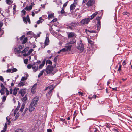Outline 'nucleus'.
<instances>
[{"label":"nucleus","instance_id":"f257e3e1","mask_svg":"<svg viewBox=\"0 0 132 132\" xmlns=\"http://www.w3.org/2000/svg\"><path fill=\"white\" fill-rule=\"evenodd\" d=\"M38 100V97L37 96L35 97L33 99L29 108V111H32L35 108L37 104Z\"/></svg>","mask_w":132,"mask_h":132},{"label":"nucleus","instance_id":"f03ea898","mask_svg":"<svg viewBox=\"0 0 132 132\" xmlns=\"http://www.w3.org/2000/svg\"><path fill=\"white\" fill-rule=\"evenodd\" d=\"M77 48L81 52H82L84 49V46L81 41H80L77 43Z\"/></svg>","mask_w":132,"mask_h":132},{"label":"nucleus","instance_id":"7ed1b4c3","mask_svg":"<svg viewBox=\"0 0 132 132\" xmlns=\"http://www.w3.org/2000/svg\"><path fill=\"white\" fill-rule=\"evenodd\" d=\"M53 70V68L52 66L48 65L46 68L45 71L47 74L50 73L52 72Z\"/></svg>","mask_w":132,"mask_h":132},{"label":"nucleus","instance_id":"20e7f679","mask_svg":"<svg viewBox=\"0 0 132 132\" xmlns=\"http://www.w3.org/2000/svg\"><path fill=\"white\" fill-rule=\"evenodd\" d=\"M100 19L101 18L100 17V16H98L96 18V19L97 21V22L96 25V26L97 27V28L96 30H97V31H99L101 28Z\"/></svg>","mask_w":132,"mask_h":132},{"label":"nucleus","instance_id":"39448f33","mask_svg":"<svg viewBox=\"0 0 132 132\" xmlns=\"http://www.w3.org/2000/svg\"><path fill=\"white\" fill-rule=\"evenodd\" d=\"M90 19L89 18H87L83 19L81 22V23L83 24H87L89 22Z\"/></svg>","mask_w":132,"mask_h":132},{"label":"nucleus","instance_id":"423d86ee","mask_svg":"<svg viewBox=\"0 0 132 132\" xmlns=\"http://www.w3.org/2000/svg\"><path fill=\"white\" fill-rule=\"evenodd\" d=\"M26 89L25 88L21 89L18 92V94H20L21 95L22 97H23L26 93Z\"/></svg>","mask_w":132,"mask_h":132},{"label":"nucleus","instance_id":"0eeeda50","mask_svg":"<svg viewBox=\"0 0 132 132\" xmlns=\"http://www.w3.org/2000/svg\"><path fill=\"white\" fill-rule=\"evenodd\" d=\"M32 68L33 70V71L34 72H36L38 69V64L36 63H34L32 65Z\"/></svg>","mask_w":132,"mask_h":132},{"label":"nucleus","instance_id":"6e6552de","mask_svg":"<svg viewBox=\"0 0 132 132\" xmlns=\"http://www.w3.org/2000/svg\"><path fill=\"white\" fill-rule=\"evenodd\" d=\"M68 34V38L76 37V35L74 32H69Z\"/></svg>","mask_w":132,"mask_h":132},{"label":"nucleus","instance_id":"1a4fd4ad","mask_svg":"<svg viewBox=\"0 0 132 132\" xmlns=\"http://www.w3.org/2000/svg\"><path fill=\"white\" fill-rule=\"evenodd\" d=\"M54 88L51 89L50 91L48 92V94H47L46 96L48 98H49L52 94L53 90V89Z\"/></svg>","mask_w":132,"mask_h":132},{"label":"nucleus","instance_id":"9d476101","mask_svg":"<svg viewBox=\"0 0 132 132\" xmlns=\"http://www.w3.org/2000/svg\"><path fill=\"white\" fill-rule=\"evenodd\" d=\"M94 1H90L87 2L86 5L88 7L91 6L94 4Z\"/></svg>","mask_w":132,"mask_h":132},{"label":"nucleus","instance_id":"9b49d317","mask_svg":"<svg viewBox=\"0 0 132 132\" xmlns=\"http://www.w3.org/2000/svg\"><path fill=\"white\" fill-rule=\"evenodd\" d=\"M37 84H35L32 86L31 88V92L33 93H34L36 92V87Z\"/></svg>","mask_w":132,"mask_h":132},{"label":"nucleus","instance_id":"f8f14e48","mask_svg":"<svg viewBox=\"0 0 132 132\" xmlns=\"http://www.w3.org/2000/svg\"><path fill=\"white\" fill-rule=\"evenodd\" d=\"M50 42V40L48 37H46V39L44 42V44L45 46H46L48 45Z\"/></svg>","mask_w":132,"mask_h":132},{"label":"nucleus","instance_id":"ddd939ff","mask_svg":"<svg viewBox=\"0 0 132 132\" xmlns=\"http://www.w3.org/2000/svg\"><path fill=\"white\" fill-rule=\"evenodd\" d=\"M46 61V59H44L43 62H42V64H41L38 67V69H41L43 67L44 65L45 62Z\"/></svg>","mask_w":132,"mask_h":132},{"label":"nucleus","instance_id":"4468645a","mask_svg":"<svg viewBox=\"0 0 132 132\" xmlns=\"http://www.w3.org/2000/svg\"><path fill=\"white\" fill-rule=\"evenodd\" d=\"M76 5L74 3L71 4L70 7V9L71 10H73L76 7Z\"/></svg>","mask_w":132,"mask_h":132},{"label":"nucleus","instance_id":"2eb2a0df","mask_svg":"<svg viewBox=\"0 0 132 132\" xmlns=\"http://www.w3.org/2000/svg\"><path fill=\"white\" fill-rule=\"evenodd\" d=\"M88 43L90 44L91 46L92 47H93L94 46V43L93 42L91 41L89 39H88Z\"/></svg>","mask_w":132,"mask_h":132},{"label":"nucleus","instance_id":"dca6fc26","mask_svg":"<svg viewBox=\"0 0 132 132\" xmlns=\"http://www.w3.org/2000/svg\"><path fill=\"white\" fill-rule=\"evenodd\" d=\"M32 6L31 5H30L29 6H27L25 8H24V9L26 10V11L30 10L32 9Z\"/></svg>","mask_w":132,"mask_h":132},{"label":"nucleus","instance_id":"f3484780","mask_svg":"<svg viewBox=\"0 0 132 132\" xmlns=\"http://www.w3.org/2000/svg\"><path fill=\"white\" fill-rule=\"evenodd\" d=\"M85 31L86 33H87V32H89L90 33H96L97 31H95L94 30H89L87 29H85Z\"/></svg>","mask_w":132,"mask_h":132},{"label":"nucleus","instance_id":"a211bd4d","mask_svg":"<svg viewBox=\"0 0 132 132\" xmlns=\"http://www.w3.org/2000/svg\"><path fill=\"white\" fill-rule=\"evenodd\" d=\"M25 85L24 82H20L18 84V87H21Z\"/></svg>","mask_w":132,"mask_h":132},{"label":"nucleus","instance_id":"6ab92c4d","mask_svg":"<svg viewBox=\"0 0 132 132\" xmlns=\"http://www.w3.org/2000/svg\"><path fill=\"white\" fill-rule=\"evenodd\" d=\"M57 58H58V56H55V57L54 58L53 60V61L55 63V64H54V67H55L56 66V65L57 63Z\"/></svg>","mask_w":132,"mask_h":132},{"label":"nucleus","instance_id":"aec40b11","mask_svg":"<svg viewBox=\"0 0 132 132\" xmlns=\"http://www.w3.org/2000/svg\"><path fill=\"white\" fill-rule=\"evenodd\" d=\"M26 77H22L21 81H23L27 80V77L28 76V74L26 75Z\"/></svg>","mask_w":132,"mask_h":132},{"label":"nucleus","instance_id":"412c9836","mask_svg":"<svg viewBox=\"0 0 132 132\" xmlns=\"http://www.w3.org/2000/svg\"><path fill=\"white\" fill-rule=\"evenodd\" d=\"M98 12H95L91 16V18H90V20L92 19L93 18H94L95 16H96Z\"/></svg>","mask_w":132,"mask_h":132},{"label":"nucleus","instance_id":"4be33fe9","mask_svg":"<svg viewBox=\"0 0 132 132\" xmlns=\"http://www.w3.org/2000/svg\"><path fill=\"white\" fill-rule=\"evenodd\" d=\"M72 45H69L66 46V49L67 51L69 50H70L71 49V47H72Z\"/></svg>","mask_w":132,"mask_h":132},{"label":"nucleus","instance_id":"5701e85b","mask_svg":"<svg viewBox=\"0 0 132 132\" xmlns=\"http://www.w3.org/2000/svg\"><path fill=\"white\" fill-rule=\"evenodd\" d=\"M45 71V70L43 69L42 70V71H41L40 73L38 75V77L39 78L40 77V76H41L43 74V73Z\"/></svg>","mask_w":132,"mask_h":132},{"label":"nucleus","instance_id":"b1692460","mask_svg":"<svg viewBox=\"0 0 132 132\" xmlns=\"http://www.w3.org/2000/svg\"><path fill=\"white\" fill-rule=\"evenodd\" d=\"M29 49V47L26 48L24 49V50H23L22 51H21V53H23L26 52L28 51Z\"/></svg>","mask_w":132,"mask_h":132},{"label":"nucleus","instance_id":"393cba45","mask_svg":"<svg viewBox=\"0 0 132 132\" xmlns=\"http://www.w3.org/2000/svg\"><path fill=\"white\" fill-rule=\"evenodd\" d=\"M17 93V90H16V88H14V89L13 94L14 95L16 96V95Z\"/></svg>","mask_w":132,"mask_h":132},{"label":"nucleus","instance_id":"a878e982","mask_svg":"<svg viewBox=\"0 0 132 132\" xmlns=\"http://www.w3.org/2000/svg\"><path fill=\"white\" fill-rule=\"evenodd\" d=\"M71 24L72 26L74 27H76L77 26V23L74 22H72L71 23Z\"/></svg>","mask_w":132,"mask_h":132},{"label":"nucleus","instance_id":"bb28decb","mask_svg":"<svg viewBox=\"0 0 132 132\" xmlns=\"http://www.w3.org/2000/svg\"><path fill=\"white\" fill-rule=\"evenodd\" d=\"M53 86L52 85H50L47 87L45 89V90L46 91L48 89H50L51 88H52Z\"/></svg>","mask_w":132,"mask_h":132},{"label":"nucleus","instance_id":"cd10ccee","mask_svg":"<svg viewBox=\"0 0 132 132\" xmlns=\"http://www.w3.org/2000/svg\"><path fill=\"white\" fill-rule=\"evenodd\" d=\"M27 37L25 38L22 42V44H25L27 42Z\"/></svg>","mask_w":132,"mask_h":132},{"label":"nucleus","instance_id":"c85d7f7f","mask_svg":"<svg viewBox=\"0 0 132 132\" xmlns=\"http://www.w3.org/2000/svg\"><path fill=\"white\" fill-rule=\"evenodd\" d=\"M44 20H39L37 21L36 23L37 24H39L40 23H42Z\"/></svg>","mask_w":132,"mask_h":132},{"label":"nucleus","instance_id":"c756f323","mask_svg":"<svg viewBox=\"0 0 132 132\" xmlns=\"http://www.w3.org/2000/svg\"><path fill=\"white\" fill-rule=\"evenodd\" d=\"M28 22H29V24L30 23V21L28 15H27L26 16Z\"/></svg>","mask_w":132,"mask_h":132},{"label":"nucleus","instance_id":"7c9ffc66","mask_svg":"<svg viewBox=\"0 0 132 132\" xmlns=\"http://www.w3.org/2000/svg\"><path fill=\"white\" fill-rule=\"evenodd\" d=\"M46 63H48L50 65H52V62L50 60H47L46 61Z\"/></svg>","mask_w":132,"mask_h":132},{"label":"nucleus","instance_id":"2f4dec72","mask_svg":"<svg viewBox=\"0 0 132 132\" xmlns=\"http://www.w3.org/2000/svg\"><path fill=\"white\" fill-rule=\"evenodd\" d=\"M6 1L7 3L9 5H10L12 4V2H11V0H6Z\"/></svg>","mask_w":132,"mask_h":132},{"label":"nucleus","instance_id":"473e14b6","mask_svg":"<svg viewBox=\"0 0 132 132\" xmlns=\"http://www.w3.org/2000/svg\"><path fill=\"white\" fill-rule=\"evenodd\" d=\"M4 89H1L0 91V93L2 95L4 94L5 93L4 92Z\"/></svg>","mask_w":132,"mask_h":132},{"label":"nucleus","instance_id":"72a5a7b5","mask_svg":"<svg viewBox=\"0 0 132 132\" xmlns=\"http://www.w3.org/2000/svg\"><path fill=\"white\" fill-rule=\"evenodd\" d=\"M54 17V14H49L48 15V18L49 19L50 18H52Z\"/></svg>","mask_w":132,"mask_h":132},{"label":"nucleus","instance_id":"f704fd0d","mask_svg":"<svg viewBox=\"0 0 132 132\" xmlns=\"http://www.w3.org/2000/svg\"><path fill=\"white\" fill-rule=\"evenodd\" d=\"M33 51L34 50L33 49H30L29 50L28 53L30 55Z\"/></svg>","mask_w":132,"mask_h":132},{"label":"nucleus","instance_id":"c9c22d12","mask_svg":"<svg viewBox=\"0 0 132 132\" xmlns=\"http://www.w3.org/2000/svg\"><path fill=\"white\" fill-rule=\"evenodd\" d=\"M23 21L24 22V23H25L26 24H27V18H26L25 17H23Z\"/></svg>","mask_w":132,"mask_h":132},{"label":"nucleus","instance_id":"e433bc0d","mask_svg":"<svg viewBox=\"0 0 132 132\" xmlns=\"http://www.w3.org/2000/svg\"><path fill=\"white\" fill-rule=\"evenodd\" d=\"M65 13V12L64 11V7L62 8V9L61 10V14H63L64 13Z\"/></svg>","mask_w":132,"mask_h":132},{"label":"nucleus","instance_id":"4c0bfd02","mask_svg":"<svg viewBox=\"0 0 132 132\" xmlns=\"http://www.w3.org/2000/svg\"><path fill=\"white\" fill-rule=\"evenodd\" d=\"M12 72H11V73H12L13 72H16L17 71V69L16 68H13L12 69Z\"/></svg>","mask_w":132,"mask_h":132},{"label":"nucleus","instance_id":"58836bf2","mask_svg":"<svg viewBox=\"0 0 132 132\" xmlns=\"http://www.w3.org/2000/svg\"><path fill=\"white\" fill-rule=\"evenodd\" d=\"M32 67V65L29 64H28L27 66V68L28 69H30Z\"/></svg>","mask_w":132,"mask_h":132},{"label":"nucleus","instance_id":"ea45409f","mask_svg":"<svg viewBox=\"0 0 132 132\" xmlns=\"http://www.w3.org/2000/svg\"><path fill=\"white\" fill-rule=\"evenodd\" d=\"M20 103L18 102V106L17 108L15 109V110H16L18 111L19 109V108L20 107Z\"/></svg>","mask_w":132,"mask_h":132},{"label":"nucleus","instance_id":"a19ab883","mask_svg":"<svg viewBox=\"0 0 132 132\" xmlns=\"http://www.w3.org/2000/svg\"><path fill=\"white\" fill-rule=\"evenodd\" d=\"M0 86H1V88H2V89H5V88H5L3 83H1V84Z\"/></svg>","mask_w":132,"mask_h":132},{"label":"nucleus","instance_id":"79ce46f5","mask_svg":"<svg viewBox=\"0 0 132 132\" xmlns=\"http://www.w3.org/2000/svg\"><path fill=\"white\" fill-rule=\"evenodd\" d=\"M15 132H23V130L21 129H17L15 131Z\"/></svg>","mask_w":132,"mask_h":132},{"label":"nucleus","instance_id":"37998d69","mask_svg":"<svg viewBox=\"0 0 132 132\" xmlns=\"http://www.w3.org/2000/svg\"><path fill=\"white\" fill-rule=\"evenodd\" d=\"M4 89L6 90V96H7L9 94V90H8L7 88H5V89Z\"/></svg>","mask_w":132,"mask_h":132},{"label":"nucleus","instance_id":"c03bdc74","mask_svg":"<svg viewBox=\"0 0 132 132\" xmlns=\"http://www.w3.org/2000/svg\"><path fill=\"white\" fill-rule=\"evenodd\" d=\"M66 51H67L66 50V48H63L62 49H61V50H60V52H66Z\"/></svg>","mask_w":132,"mask_h":132},{"label":"nucleus","instance_id":"a18cd8bd","mask_svg":"<svg viewBox=\"0 0 132 132\" xmlns=\"http://www.w3.org/2000/svg\"><path fill=\"white\" fill-rule=\"evenodd\" d=\"M28 60V59H26L24 60V63L25 64H27Z\"/></svg>","mask_w":132,"mask_h":132},{"label":"nucleus","instance_id":"49530a36","mask_svg":"<svg viewBox=\"0 0 132 132\" xmlns=\"http://www.w3.org/2000/svg\"><path fill=\"white\" fill-rule=\"evenodd\" d=\"M57 19L56 18L54 19H53L51 22H54L57 21Z\"/></svg>","mask_w":132,"mask_h":132},{"label":"nucleus","instance_id":"de8ad7c7","mask_svg":"<svg viewBox=\"0 0 132 132\" xmlns=\"http://www.w3.org/2000/svg\"><path fill=\"white\" fill-rule=\"evenodd\" d=\"M25 35H23L21 37H20V40H22L25 37Z\"/></svg>","mask_w":132,"mask_h":132},{"label":"nucleus","instance_id":"09e8293b","mask_svg":"<svg viewBox=\"0 0 132 132\" xmlns=\"http://www.w3.org/2000/svg\"><path fill=\"white\" fill-rule=\"evenodd\" d=\"M112 130L114 132H119L118 130L117 129L115 128L113 129Z\"/></svg>","mask_w":132,"mask_h":132},{"label":"nucleus","instance_id":"8fccbe9b","mask_svg":"<svg viewBox=\"0 0 132 132\" xmlns=\"http://www.w3.org/2000/svg\"><path fill=\"white\" fill-rule=\"evenodd\" d=\"M11 71H12V69H9L7 70L6 71V72H9V73L10 72H11Z\"/></svg>","mask_w":132,"mask_h":132},{"label":"nucleus","instance_id":"3c124183","mask_svg":"<svg viewBox=\"0 0 132 132\" xmlns=\"http://www.w3.org/2000/svg\"><path fill=\"white\" fill-rule=\"evenodd\" d=\"M6 100V97L5 96H3L2 98V101L3 102H4Z\"/></svg>","mask_w":132,"mask_h":132},{"label":"nucleus","instance_id":"603ef678","mask_svg":"<svg viewBox=\"0 0 132 132\" xmlns=\"http://www.w3.org/2000/svg\"><path fill=\"white\" fill-rule=\"evenodd\" d=\"M0 80L2 82H3L4 80V79L3 78V77L0 76Z\"/></svg>","mask_w":132,"mask_h":132},{"label":"nucleus","instance_id":"864d4df0","mask_svg":"<svg viewBox=\"0 0 132 132\" xmlns=\"http://www.w3.org/2000/svg\"><path fill=\"white\" fill-rule=\"evenodd\" d=\"M14 50H15L16 52H18V53H20V52H21V50H18L17 48H15L14 49Z\"/></svg>","mask_w":132,"mask_h":132},{"label":"nucleus","instance_id":"5fc2aeb1","mask_svg":"<svg viewBox=\"0 0 132 132\" xmlns=\"http://www.w3.org/2000/svg\"><path fill=\"white\" fill-rule=\"evenodd\" d=\"M27 99V97H26V95L23 98V100L24 101H25Z\"/></svg>","mask_w":132,"mask_h":132},{"label":"nucleus","instance_id":"6e6d98bb","mask_svg":"<svg viewBox=\"0 0 132 132\" xmlns=\"http://www.w3.org/2000/svg\"><path fill=\"white\" fill-rule=\"evenodd\" d=\"M29 55V54L28 53H27L24 54H23V55L24 56H27Z\"/></svg>","mask_w":132,"mask_h":132},{"label":"nucleus","instance_id":"4d7b16f0","mask_svg":"<svg viewBox=\"0 0 132 132\" xmlns=\"http://www.w3.org/2000/svg\"><path fill=\"white\" fill-rule=\"evenodd\" d=\"M67 2H66L63 5V7H66L67 4Z\"/></svg>","mask_w":132,"mask_h":132},{"label":"nucleus","instance_id":"13d9d810","mask_svg":"<svg viewBox=\"0 0 132 132\" xmlns=\"http://www.w3.org/2000/svg\"><path fill=\"white\" fill-rule=\"evenodd\" d=\"M22 12L23 14V15H25L26 13V11L24 10H23L22 11Z\"/></svg>","mask_w":132,"mask_h":132},{"label":"nucleus","instance_id":"bf43d9fd","mask_svg":"<svg viewBox=\"0 0 132 132\" xmlns=\"http://www.w3.org/2000/svg\"><path fill=\"white\" fill-rule=\"evenodd\" d=\"M10 93V94H11L12 93V88H11L10 89L9 91Z\"/></svg>","mask_w":132,"mask_h":132},{"label":"nucleus","instance_id":"052dcab7","mask_svg":"<svg viewBox=\"0 0 132 132\" xmlns=\"http://www.w3.org/2000/svg\"><path fill=\"white\" fill-rule=\"evenodd\" d=\"M23 47H23L22 46L20 45L19 47L18 48L19 49H22Z\"/></svg>","mask_w":132,"mask_h":132},{"label":"nucleus","instance_id":"680f3d73","mask_svg":"<svg viewBox=\"0 0 132 132\" xmlns=\"http://www.w3.org/2000/svg\"><path fill=\"white\" fill-rule=\"evenodd\" d=\"M6 130V128H5L3 130H2L1 132H5Z\"/></svg>","mask_w":132,"mask_h":132},{"label":"nucleus","instance_id":"e2e57ef3","mask_svg":"<svg viewBox=\"0 0 132 132\" xmlns=\"http://www.w3.org/2000/svg\"><path fill=\"white\" fill-rule=\"evenodd\" d=\"M78 93L79 95H81V96H83V93L81 92H79Z\"/></svg>","mask_w":132,"mask_h":132},{"label":"nucleus","instance_id":"0e129e2a","mask_svg":"<svg viewBox=\"0 0 132 132\" xmlns=\"http://www.w3.org/2000/svg\"><path fill=\"white\" fill-rule=\"evenodd\" d=\"M25 106V104L24 103H23L22 105V106L21 107V108L22 109H24V107Z\"/></svg>","mask_w":132,"mask_h":132},{"label":"nucleus","instance_id":"69168bd1","mask_svg":"<svg viewBox=\"0 0 132 132\" xmlns=\"http://www.w3.org/2000/svg\"><path fill=\"white\" fill-rule=\"evenodd\" d=\"M121 65H120L118 68V71H120L121 70Z\"/></svg>","mask_w":132,"mask_h":132},{"label":"nucleus","instance_id":"338daca9","mask_svg":"<svg viewBox=\"0 0 132 132\" xmlns=\"http://www.w3.org/2000/svg\"><path fill=\"white\" fill-rule=\"evenodd\" d=\"M40 10H39L38 11H35L34 12L36 14H37L38 13V12L40 11Z\"/></svg>","mask_w":132,"mask_h":132},{"label":"nucleus","instance_id":"774afa93","mask_svg":"<svg viewBox=\"0 0 132 132\" xmlns=\"http://www.w3.org/2000/svg\"><path fill=\"white\" fill-rule=\"evenodd\" d=\"M47 132H52V130L51 129H48L47 130Z\"/></svg>","mask_w":132,"mask_h":132}]
</instances>
